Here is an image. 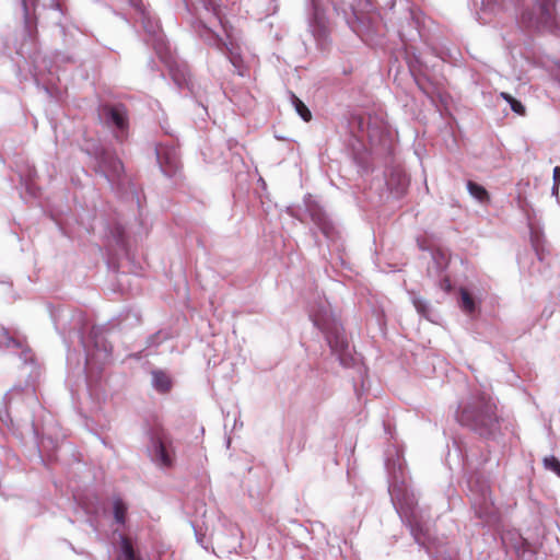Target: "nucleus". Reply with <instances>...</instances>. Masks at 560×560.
Listing matches in <instances>:
<instances>
[{
    "instance_id": "1",
    "label": "nucleus",
    "mask_w": 560,
    "mask_h": 560,
    "mask_svg": "<svg viewBox=\"0 0 560 560\" xmlns=\"http://www.w3.org/2000/svg\"><path fill=\"white\" fill-rule=\"evenodd\" d=\"M456 420L479 435L488 436L498 425L497 405L486 393L471 394L459 402Z\"/></svg>"
},
{
    "instance_id": "2",
    "label": "nucleus",
    "mask_w": 560,
    "mask_h": 560,
    "mask_svg": "<svg viewBox=\"0 0 560 560\" xmlns=\"http://www.w3.org/2000/svg\"><path fill=\"white\" fill-rule=\"evenodd\" d=\"M560 0H517V22L527 32L556 33L560 30L557 3Z\"/></svg>"
},
{
    "instance_id": "3",
    "label": "nucleus",
    "mask_w": 560,
    "mask_h": 560,
    "mask_svg": "<svg viewBox=\"0 0 560 560\" xmlns=\"http://www.w3.org/2000/svg\"><path fill=\"white\" fill-rule=\"evenodd\" d=\"M314 325L325 335L331 353L337 357L341 365L349 366L352 361V351L345 330L327 305L319 306L311 313Z\"/></svg>"
},
{
    "instance_id": "4",
    "label": "nucleus",
    "mask_w": 560,
    "mask_h": 560,
    "mask_svg": "<svg viewBox=\"0 0 560 560\" xmlns=\"http://www.w3.org/2000/svg\"><path fill=\"white\" fill-rule=\"evenodd\" d=\"M389 493L392 497V501L397 508V511L400 513L402 517H405L408 521L411 534L419 542H421V538L417 533V501L415 499V495L412 493H409L405 489L402 483L399 485L398 482H395L389 486Z\"/></svg>"
},
{
    "instance_id": "5",
    "label": "nucleus",
    "mask_w": 560,
    "mask_h": 560,
    "mask_svg": "<svg viewBox=\"0 0 560 560\" xmlns=\"http://www.w3.org/2000/svg\"><path fill=\"white\" fill-rule=\"evenodd\" d=\"M150 454L152 460L160 467L170 468L175 462V450L170 434L163 429L152 432Z\"/></svg>"
},
{
    "instance_id": "6",
    "label": "nucleus",
    "mask_w": 560,
    "mask_h": 560,
    "mask_svg": "<svg viewBox=\"0 0 560 560\" xmlns=\"http://www.w3.org/2000/svg\"><path fill=\"white\" fill-rule=\"evenodd\" d=\"M98 117L107 127H113L120 133L128 129V115L122 105H102Z\"/></svg>"
},
{
    "instance_id": "7",
    "label": "nucleus",
    "mask_w": 560,
    "mask_h": 560,
    "mask_svg": "<svg viewBox=\"0 0 560 560\" xmlns=\"http://www.w3.org/2000/svg\"><path fill=\"white\" fill-rule=\"evenodd\" d=\"M119 539L117 560H142L128 537L120 535Z\"/></svg>"
},
{
    "instance_id": "8",
    "label": "nucleus",
    "mask_w": 560,
    "mask_h": 560,
    "mask_svg": "<svg viewBox=\"0 0 560 560\" xmlns=\"http://www.w3.org/2000/svg\"><path fill=\"white\" fill-rule=\"evenodd\" d=\"M152 385L158 392L167 393L172 388V380L163 371H153Z\"/></svg>"
},
{
    "instance_id": "9",
    "label": "nucleus",
    "mask_w": 560,
    "mask_h": 560,
    "mask_svg": "<svg viewBox=\"0 0 560 560\" xmlns=\"http://www.w3.org/2000/svg\"><path fill=\"white\" fill-rule=\"evenodd\" d=\"M467 189H468L469 194L474 198H476L478 201H480V202H489L490 201V195L483 186H481L472 180H468Z\"/></svg>"
},
{
    "instance_id": "10",
    "label": "nucleus",
    "mask_w": 560,
    "mask_h": 560,
    "mask_svg": "<svg viewBox=\"0 0 560 560\" xmlns=\"http://www.w3.org/2000/svg\"><path fill=\"white\" fill-rule=\"evenodd\" d=\"M317 224L320 232L326 236L327 241H337L338 232L330 222L326 221L325 219H319Z\"/></svg>"
},
{
    "instance_id": "11",
    "label": "nucleus",
    "mask_w": 560,
    "mask_h": 560,
    "mask_svg": "<svg viewBox=\"0 0 560 560\" xmlns=\"http://www.w3.org/2000/svg\"><path fill=\"white\" fill-rule=\"evenodd\" d=\"M500 97H502L506 103H509V105L511 106V109L515 114H517L520 116L525 115V113H526L525 106L518 100L514 98L511 94H509L506 92H501Z\"/></svg>"
},
{
    "instance_id": "12",
    "label": "nucleus",
    "mask_w": 560,
    "mask_h": 560,
    "mask_svg": "<svg viewBox=\"0 0 560 560\" xmlns=\"http://www.w3.org/2000/svg\"><path fill=\"white\" fill-rule=\"evenodd\" d=\"M291 98L296 113L304 121L308 122L312 119V113L308 107L296 95L292 94Z\"/></svg>"
},
{
    "instance_id": "13",
    "label": "nucleus",
    "mask_w": 560,
    "mask_h": 560,
    "mask_svg": "<svg viewBox=\"0 0 560 560\" xmlns=\"http://www.w3.org/2000/svg\"><path fill=\"white\" fill-rule=\"evenodd\" d=\"M114 517L117 523L124 524L126 520L127 506L120 499H115L113 503Z\"/></svg>"
},
{
    "instance_id": "14",
    "label": "nucleus",
    "mask_w": 560,
    "mask_h": 560,
    "mask_svg": "<svg viewBox=\"0 0 560 560\" xmlns=\"http://www.w3.org/2000/svg\"><path fill=\"white\" fill-rule=\"evenodd\" d=\"M460 306L468 314L472 313L475 310V302L469 292L465 289L460 290Z\"/></svg>"
},
{
    "instance_id": "15",
    "label": "nucleus",
    "mask_w": 560,
    "mask_h": 560,
    "mask_svg": "<svg viewBox=\"0 0 560 560\" xmlns=\"http://www.w3.org/2000/svg\"><path fill=\"white\" fill-rule=\"evenodd\" d=\"M544 465L546 469L553 471L560 477V462L555 456L546 457L544 459Z\"/></svg>"
},
{
    "instance_id": "16",
    "label": "nucleus",
    "mask_w": 560,
    "mask_h": 560,
    "mask_svg": "<svg viewBox=\"0 0 560 560\" xmlns=\"http://www.w3.org/2000/svg\"><path fill=\"white\" fill-rule=\"evenodd\" d=\"M413 305L419 314L428 317V304L420 299H413Z\"/></svg>"
},
{
    "instance_id": "17",
    "label": "nucleus",
    "mask_w": 560,
    "mask_h": 560,
    "mask_svg": "<svg viewBox=\"0 0 560 560\" xmlns=\"http://www.w3.org/2000/svg\"><path fill=\"white\" fill-rule=\"evenodd\" d=\"M2 335H3L4 340L0 341V342L3 343L5 347H8V348L11 347V346L12 347H16V348L20 347V342L16 341L14 338L9 337L7 330L3 329L2 330Z\"/></svg>"
},
{
    "instance_id": "18",
    "label": "nucleus",
    "mask_w": 560,
    "mask_h": 560,
    "mask_svg": "<svg viewBox=\"0 0 560 560\" xmlns=\"http://www.w3.org/2000/svg\"><path fill=\"white\" fill-rule=\"evenodd\" d=\"M474 504L477 505V504H480V509L481 511L479 512L480 516L482 514H488L489 513V504L488 503V500H487V497H486V493L482 492V502L481 503H478L477 499L474 500Z\"/></svg>"
},
{
    "instance_id": "19",
    "label": "nucleus",
    "mask_w": 560,
    "mask_h": 560,
    "mask_svg": "<svg viewBox=\"0 0 560 560\" xmlns=\"http://www.w3.org/2000/svg\"><path fill=\"white\" fill-rule=\"evenodd\" d=\"M179 168V162L177 161V159H172L170 161V166L165 167L164 168V172L167 174V175H172L174 173H176V171Z\"/></svg>"
},
{
    "instance_id": "20",
    "label": "nucleus",
    "mask_w": 560,
    "mask_h": 560,
    "mask_svg": "<svg viewBox=\"0 0 560 560\" xmlns=\"http://www.w3.org/2000/svg\"><path fill=\"white\" fill-rule=\"evenodd\" d=\"M559 185H560V166H556L553 168V188H552V190L555 192H558Z\"/></svg>"
},
{
    "instance_id": "21",
    "label": "nucleus",
    "mask_w": 560,
    "mask_h": 560,
    "mask_svg": "<svg viewBox=\"0 0 560 560\" xmlns=\"http://www.w3.org/2000/svg\"><path fill=\"white\" fill-rule=\"evenodd\" d=\"M417 522H418V527H417V533L418 535L420 536L421 538V542H419L416 538L415 540L419 544V545H424L425 544V532H428V528H423V526L420 524L419 520L417 518Z\"/></svg>"
},
{
    "instance_id": "22",
    "label": "nucleus",
    "mask_w": 560,
    "mask_h": 560,
    "mask_svg": "<svg viewBox=\"0 0 560 560\" xmlns=\"http://www.w3.org/2000/svg\"><path fill=\"white\" fill-rule=\"evenodd\" d=\"M542 241L540 240V236L538 235V232L532 233V243L533 245H540Z\"/></svg>"
},
{
    "instance_id": "23",
    "label": "nucleus",
    "mask_w": 560,
    "mask_h": 560,
    "mask_svg": "<svg viewBox=\"0 0 560 560\" xmlns=\"http://www.w3.org/2000/svg\"><path fill=\"white\" fill-rule=\"evenodd\" d=\"M213 11H214V14L219 18V12H218V10H217V9H213Z\"/></svg>"
},
{
    "instance_id": "24",
    "label": "nucleus",
    "mask_w": 560,
    "mask_h": 560,
    "mask_svg": "<svg viewBox=\"0 0 560 560\" xmlns=\"http://www.w3.org/2000/svg\"><path fill=\"white\" fill-rule=\"evenodd\" d=\"M368 136H369L370 138H372V133H371L370 129L368 130Z\"/></svg>"
}]
</instances>
